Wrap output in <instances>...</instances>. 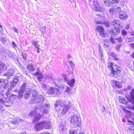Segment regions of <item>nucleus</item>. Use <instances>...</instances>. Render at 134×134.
<instances>
[{
	"label": "nucleus",
	"mask_w": 134,
	"mask_h": 134,
	"mask_svg": "<svg viewBox=\"0 0 134 134\" xmlns=\"http://www.w3.org/2000/svg\"><path fill=\"white\" fill-rule=\"evenodd\" d=\"M44 98L43 96L39 94L36 98H34L31 100L30 103H37L39 105L38 108L42 110L43 113H47L49 109L50 106L49 104L43 103Z\"/></svg>",
	"instance_id": "f257e3e1"
},
{
	"label": "nucleus",
	"mask_w": 134,
	"mask_h": 134,
	"mask_svg": "<svg viewBox=\"0 0 134 134\" xmlns=\"http://www.w3.org/2000/svg\"><path fill=\"white\" fill-rule=\"evenodd\" d=\"M42 110L36 107L35 111H32L29 114V116L30 117H33V122H35L38 121L41 117L45 113H43Z\"/></svg>",
	"instance_id": "f03ea898"
},
{
	"label": "nucleus",
	"mask_w": 134,
	"mask_h": 134,
	"mask_svg": "<svg viewBox=\"0 0 134 134\" xmlns=\"http://www.w3.org/2000/svg\"><path fill=\"white\" fill-rule=\"evenodd\" d=\"M108 66L111 70V74H113L114 77L117 78V76H119L121 70L120 67L113 66V64L110 62H108Z\"/></svg>",
	"instance_id": "7ed1b4c3"
},
{
	"label": "nucleus",
	"mask_w": 134,
	"mask_h": 134,
	"mask_svg": "<svg viewBox=\"0 0 134 134\" xmlns=\"http://www.w3.org/2000/svg\"><path fill=\"white\" fill-rule=\"evenodd\" d=\"M19 77L15 76L13 79V81L8 83V85H5L4 88H6V87H8V92H10L12 90V91H14V90H13V88L17 84L18 82L19 81Z\"/></svg>",
	"instance_id": "20e7f679"
},
{
	"label": "nucleus",
	"mask_w": 134,
	"mask_h": 134,
	"mask_svg": "<svg viewBox=\"0 0 134 134\" xmlns=\"http://www.w3.org/2000/svg\"><path fill=\"white\" fill-rule=\"evenodd\" d=\"M70 122L71 124L75 126H80L81 125V118L77 115H74L71 119Z\"/></svg>",
	"instance_id": "39448f33"
},
{
	"label": "nucleus",
	"mask_w": 134,
	"mask_h": 134,
	"mask_svg": "<svg viewBox=\"0 0 134 134\" xmlns=\"http://www.w3.org/2000/svg\"><path fill=\"white\" fill-rule=\"evenodd\" d=\"M69 105L63 103H61L59 108L56 110L62 114H65L68 110L70 108Z\"/></svg>",
	"instance_id": "423d86ee"
},
{
	"label": "nucleus",
	"mask_w": 134,
	"mask_h": 134,
	"mask_svg": "<svg viewBox=\"0 0 134 134\" xmlns=\"http://www.w3.org/2000/svg\"><path fill=\"white\" fill-rule=\"evenodd\" d=\"M89 3L93 8L94 9L97 11L100 10L102 8L99 7L97 0H89Z\"/></svg>",
	"instance_id": "0eeeda50"
},
{
	"label": "nucleus",
	"mask_w": 134,
	"mask_h": 134,
	"mask_svg": "<svg viewBox=\"0 0 134 134\" xmlns=\"http://www.w3.org/2000/svg\"><path fill=\"white\" fill-rule=\"evenodd\" d=\"M67 124V123L64 121H63L61 122L59 127V132L60 133L63 134L65 131Z\"/></svg>",
	"instance_id": "6e6552de"
},
{
	"label": "nucleus",
	"mask_w": 134,
	"mask_h": 134,
	"mask_svg": "<svg viewBox=\"0 0 134 134\" xmlns=\"http://www.w3.org/2000/svg\"><path fill=\"white\" fill-rule=\"evenodd\" d=\"M43 129H50L52 128V126L49 121H47L41 122Z\"/></svg>",
	"instance_id": "1a4fd4ad"
},
{
	"label": "nucleus",
	"mask_w": 134,
	"mask_h": 134,
	"mask_svg": "<svg viewBox=\"0 0 134 134\" xmlns=\"http://www.w3.org/2000/svg\"><path fill=\"white\" fill-rule=\"evenodd\" d=\"M102 25H98L96 27V30L99 35L102 37H104V30Z\"/></svg>",
	"instance_id": "9d476101"
},
{
	"label": "nucleus",
	"mask_w": 134,
	"mask_h": 134,
	"mask_svg": "<svg viewBox=\"0 0 134 134\" xmlns=\"http://www.w3.org/2000/svg\"><path fill=\"white\" fill-rule=\"evenodd\" d=\"M127 99L130 103L134 104V89L132 90L130 93V97Z\"/></svg>",
	"instance_id": "9b49d317"
},
{
	"label": "nucleus",
	"mask_w": 134,
	"mask_h": 134,
	"mask_svg": "<svg viewBox=\"0 0 134 134\" xmlns=\"http://www.w3.org/2000/svg\"><path fill=\"white\" fill-rule=\"evenodd\" d=\"M14 72V69L12 68H10L7 71V72L4 74V75L8 77L13 76Z\"/></svg>",
	"instance_id": "f8f14e48"
},
{
	"label": "nucleus",
	"mask_w": 134,
	"mask_h": 134,
	"mask_svg": "<svg viewBox=\"0 0 134 134\" xmlns=\"http://www.w3.org/2000/svg\"><path fill=\"white\" fill-rule=\"evenodd\" d=\"M112 82L113 86L114 87L120 88L122 87L121 83L119 81L113 80Z\"/></svg>",
	"instance_id": "ddd939ff"
},
{
	"label": "nucleus",
	"mask_w": 134,
	"mask_h": 134,
	"mask_svg": "<svg viewBox=\"0 0 134 134\" xmlns=\"http://www.w3.org/2000/svg\"><path fill=\"white\" fill-rule=\"evenodd\" d=\"M110 55L114 58L113 60L117 62L119 61V57L118 55L113 52H110L109 54Z\"/></svg>",
	"instance_id": "4468645a"
},
{
	"label": "nucleus",
	"mask_w": 134,
	"mask_h": 134,
	"mask_svg": "<svg viewBox=\"0 0 134 134\" xmlns=\"http://www.w3.org/2000/svg\"><path fill=\"white\" fill-rule=\"evenodd\" d=\"M34 128L36 131H39L43 129L41 122L37 123L35 126Z\"/></svg>",
	"instance_id": "2eb2a0df"
},
{
	"label": "nucleus",
	"mask_w": 134,
	"mask_h": 134,
	"mask_svg": "<svg viewBox=\"0 0 134 134\" xmlns=\"http://www.w3.org/2000/svg\"><path fill=\"white\" fill-rule=\"evenodd\" d=\"M23 121V120L19 118H16V119H13L11 121L12 123L15 125H16Z\"/></svg>",
	"instance_id": "dca6fc26"
},
{
	"label": "nucleus",
	"mask_w": 134,
	"mask_h": 134,
	"mask_svg": "<svg viewBox=\"0 0 134 134\" xmlns=\"http://www.w3.org/2000/svg\"><path fill=\"white\" fill-rule=\"evenodd\" d=\"M120 31V29L118 27H115L114 28V30L111 31L110 33H111L112 35L114 36L116 35Z\"/></svg>",
	"instance_id": "f3484780"
},
{
	"label": "nucleus",
	"mask_w": 134,
	"mask_h": 134,
	"mask_svg": "<svg viewBox=\"0 0 134 134\" xmlns=\"http://www.w3.org/2000/svg\"><path fill=\"white\" fill-rule=\"evenodd\" d=\"M119 17L121 19L124 20L127 18L128 16L127 14L126 13L124 12L122 13L119 14Z\"/></svg>",
	"instance_id": "a211bd4d"
},
{
	"label": "nucleus",
	"mask_w": 134,
	"mask_h": 134,
	"mask_svg": "<svg viewBox=\"0 0 134 134\" xmlns=\"http://www.w3.org/2000/svg\"><path fill=\"white\" fill-rule=\"evenodd\" d=\"M52 90H52V94H51L52 95H53V94H57L59 95L61 93V92L59 90L57 89L52 87Z\"/></svg>",
	"instance_id": "6ab92c4d"
},
{
	"label": "nucleus",
	"mask_w": 134,
	"mask_h": 134,
	"mask_svg": "<svg viewBox=\"0 0 134 134\" xmlns=\"http://www.w3.org/2000/svg\"><path fill=\"white\" fill-rule=\"evenodd\" d=\"M119 101L122 103L127 105H130L131 104V103H130L128 101L127 102V100H126L124 97H122L120 99Z\"/></svg>",
	"instance_id": "aec40b11"
},
{
	"label": "nucleus",
	"mask_w": 134,
	"mask_h": 134,
	"mask_svg": "<svg viewBox=\"0 0 134 134\" xmlns=\"http://www.w3.org/2000/svg\"><path fill=\"white\" fill-rule=\"evenodd\" d=\"M43 86H44L45 88V89L46 90H47V92L48 93V94H52V87H49L48 88L46 89L47 88V85H44Z\"/></svg>",
	"instance_id": "412c9836"
},
{
	"label": "nucleus",
	"mask_w": 134,
	"mask_h": 134,
	"mask_svg": "<svg viewBox=\"0 0 134 134\" xmlns=\"http://www.w3.org/2000/svg\"><path fill=\"white\" fill-rule=\"evenodd\" d=\"M45 79L46 82H51L53 80L52 77L50 75H46Z\"/></svg>",
	"instance_id": "4be33fe9"
},
{
	"label": "nucleus",
	"mask_w": 134,
	"mask_h": 134,
	"mask_svg": "<svg viewBox=\"0 0 134 134\" xmlns=\"http://www.w3.org/2000/svg\"><path fill=\"white\" fill-rule=\"evenodd\" d=\"M114 8L115 9V12L116 13H118L119 14L122 12V10L120 7L115 6Z\"/></svg>",
	"instance_id": "5701e85b"
},
{
	"label": "nucleus",
	"mask_w": 134,
	"mask_h": 134,
	"mask_svg": "<svg viewBox=\"0 0 134 134\" xmlns=\"http://www.w3.org/2000/svg\"><path fill=\"white\" fill-rule=\"evenodd\" d=\"M61 101L60 100H57L55 105V109L57 110L59 108V106L60 105L61 103H60Z\"/></svg>",
	"instance_id": "b1692460"
},
{
	"label": "nucleus",
	"mask_w": 134,
	"mask_h": 134,
	"mask_svg": "<svg viewBox=\"0 0 134 134\" xmlns=\"http://www.w3.org/2000/svg\"><path fill=\"white\" fill-rule=\"evenodd\" d=\"M61 81V80L59 79H56L54 81V83L55 85L57 87H60V85Z\"/></svg>",
	"instance_id": "393cba45"
},
{
	"label": "nucleus",
	"mask_w": 134,
	"mask_h": 134,
	"mask_svg": "<svg viewBox=\"0 0 134 134\" xmlns=\"http://www.w3.org/2000/svg\"><path fill=\"white\" fill-rule=\"evenodd\" d=\"M36 90L34 89L32 91V99H33L34 98H36V97L38 95L37 93V92Z\"/></svg>",
	"instance_id": "a878e982"
},
{
	"label": "nucleus",
	"mask_w": 134,
	"mask_h": 134,
	"mask_svg": "<svg viewBox=\"0 0 134 134\" xmlns=\"http://www.w3.org/2000/svg\"><path fill=\"white\" fill-rule=\"evenodd\" d=\"M5 66V64L3 62L0 61V74L3 72V69Z\"/></svg>",
	"instance_id": "bb28decb"
},
{
	"label": "nucleus",
	"mask_w": 134,
	"mask_h": 134,
	"mask_svg": "<svg viewBox=\"0 0 134 134\" xmlns=\"http://www.w3.org/2000/svg\"><path fill=\"white\" fill-rule=\"evenodd\" d=\"M75 81L74 79H73L70 81H69L67 83L71 87L73 86V85L75 83Z\"/></svg>",
	"instance_id": "cd10ccee"
},
{
	"label": "nucleus",
	"mask_w": 134,
	"mask_h": 134,
	"mask_svg": "<svg viewBox=\"0 0 134 134\" xmlns=\"http://www.w3.org/2000/svg\"><path fill=\"white\" fill-rule=\"evenodd\" d=\"M36 71L35 72L33 73V74L34 76H37L38 75H40L41 74L40 70L39 68H38L36 69Z\"/></svg>",
	"instance_id": "c85d7f7f"
},
{
	"label": "nucleus",
	"mask_w": 134,
	"mask_h": 134,
	"mask_svg": "<svg viewBox=\"0 0 134 134\" xmlns=\"http://www.w3.org/2000/svg\"><path fill=\"white\" fill-rule=\"evenodd\" d=\"M27 68L30 71L33 72L35 71V69L31 65H29L27 66Z\"/></svg>",
	"instance_id": "c756f323"
},
{
	"label": "nucleus",
	"mask_w": 134,
	"mask_h": 134,
	"mask_svg": "<svg viewBox=\"0 0 134 134\" xmlns=\"http://www.w3.org/2000/svg\"><path fill=\"white\" fill-rule=\"evenodd\" d=\"M24 92V91H20L19 92V95L18 96V98L19 99H20L22 98L23 93Z\"/></svg>",
	"instance_id": "7c9ffc66"
},
{
	"label": "nucleus",
	"mask_w": 134,
	"mask_h": 134,
	"mask_svg": "<svg viewBox=\"0 0 134 134\" xmlns=\"http://www.w3.org/2000/svg\"><path fill=\"white\" fill-rule=\"evenodd\" d=\"M5 80L3 79H1L0 80V85H4V86H5V85H7L6 84H5ZM5 86L4 87V89H6L8 87H6V88H4Z\"/></svg>",
	"instance_id": "2f4dec72"
},
{
	"label": "nucleus",
	"mask_w": 134,
	"mask_h": 134,
	"mask_svg": "<svg viewBox=\"0 0 134 134\" xmlns=\"http://www.w3.org/2000/svg\"><path fill=\"white\" fill-rule=\"evenodd\" d=\"M77 131L75 129H71L69 131V134H76Z\"/></svg>",
	"instance_id": "473e14b6"
},
{
	"label": "nucleus",
	"mask_w": 134,
	"mask_h": 134,
	"mask_svg": "<svg viewBox=\"0 0 134 134\" xmlns=\"http://www.w3.org/2000/svg\"><path fill=\"white\" fill-rule=\"evenodd\" d=\"M30 90H29V92L26 91H24V96L25 97L26 99L27 98L30 96Z\"/></svg>",
	"instance_id": "72a5a7b5"
},
{
	"label": "nucleus",
	"mask_w": 134,
	"mask_h": 134,
	"mask_svg": "<svg viewBox=\"0 0 134 134\" xmlns=\"http://www.w3.org/2000/svg\"><path fill=\"white\" fill-rule=\"evenodd\" d=\"M27 83L26 82L23 83L22 85L21 86L20 90L21 91H25V88L26 86Z\"/></svg>",
	"instance_id": "f704fd0d"
},
{
	"label": "nucleus",
	"mask_w": 134,
	"mask_h": 134,
	"mask_svg": "<svg viewBox=\"0 0 134 134\" xmlns=\"http://www.w3.org/2000/svg\"><path fill=\"white\" fill-rule=\"evenodd\" d=\"M123 109L124 110V113H126V114L128 115L129 116H131L132 113L130 111L126 110L125 108H123Z\"/></svg>",
	"instance_id": "c9c22d12"
},
{
	"label": "nucleus",
	"mask_w": 134,
	"mask_h": 134,
	"mask_svg": "<svg viewBox=\"0 0 134 134\" xmlns=\"http://www.w3.org/2000/svg\"><path fill=\"white\" fill-rule=\"evenodd\" d=\"M111 2L108 0H106L104 1V4L105 6L109 7L111 4Z\"/></svg>",
	"instance_id": "e433bc0d"
},
{
	"label": "nucleus",
	"mask_w": 134,
	"mask_h": 134,
	"mask_svg": "<svg viewBox=\"0 0 134 134\" xmlns=\"http://www.w3.org/2000/svg\"><path fill=\"white\" fill-rule=\"evenodd\" d=\"M109 12L111 14H114L115 12V9L114 8V6L113 8H111L109 10Z\"/></svg>",
	"instance_id": "4c0bfd02"
},
{
	"label": "nucleus",
	"mask_w": 134,
	"mask_h": 134,
	"mask_svg": "<svg viewBox=\"0 0 134 134\" xmlns=\"http://www.w3.org/2000/svg\"><path fill=\"white\" fill-rule=\"evenodd\" d=\"M110 40L111 42L113 44H114L116 43L115 38L112 37H111L110 38Z\"/></svg>",
	"instance_id": "58836bf2"
},
{
	"label": "nucleus",
	"mask_w": 134,
	"mask_h": 134,
	"mask_svg": "<svg viewBox=\"0 0 134 134\" xmlns=\"http://www.w3.org/2000/svg\"><path fill=\"white\" fill-rule=\"evenodd\" d=\"M119 21L117 20H114L113 21L112 24L113 25H115V24L119 25Z\"/></svg>",
	"instance_id": "ea45409f"
},
{
	"label": "nucleus",
	"mask_w": 134,
	"mask_h": 134,
	"mask_svg": "<svg viewBox=\"0 0 134 134\" xmlns=\"http://www.w3.org/2000/svg\"><path fill=\"white\" fill-rule=\"evenodd\" d=\"M71 90V88L68 87H67L65 92L67 93L68 94H69L71 93L70 92Z\"/></svg>",
	"instance_id": "a19ab883"
},
{
	"label": "nucleus",
	"mask_w": 134,
	"mask_h": 134,
	"mask_svg": "<svg viewBox=\"0 0 134 134\" xmlns=\"http://www.w3.org/2000/svg\"><path fill=\"white\" fill-rule=\"evenodd\" d=\"M121 46V44H119L117 45L115 47V49L118 52H119L120 51V48Z\"/></svg>",
	"instance_id": "79ce46f5"
},
{
	"label": "nucleus",
	"mask_w": 134,
	"mask_h": 134,
	"mask_svg": "<svg viewBox=\"0 0 134 134\" xmlns=\"http://www.w3.org/2000/svg\"><path fill=\"white\" fill-rule=\"evenodd\" d=\"M34 45L36 48H39V46L38 44L37 41L34 42Z\"/></svg>",
	"instance_id": "37998d69"
},
{
	"label": "nucleus",
	"mask_w": 134,
	"mask_h": 134,
	"mask_svg": "<svg viewBox=\"0 0 134 134\" xmlns=\"http://www.w3.org/2000/svg\"><path fill=\"white\" fill-rule=\"evenodd\" d=\"M0 40L3 43L5 44V43L6 40L5 38H4L1 37H0Z\"/></svg>",
	"instance_id": "c03bdc74"
},
{
	"label": "nucleus",
	"mask_w": 134,
	"mask_h": 134,
	"mask_svg": "<svg viewBox=\"0 0 134 134\" xmlns=\"http://www.w3.org/2000/svg\"><path fill=\"white\" fill-rule=\"evenodd\" d=\"M115 40L119 42H121L122 40V38L121 37L116 38Z\"/></svg>",
	"instance_id": "a18cd8bd"
},
{
	"label": "nucleus",
	"mask_w": 134,
	"mask_h": 134,
	"mask_svg": "<svg viewBox=\"0 0 134 134\" xmlns=\"http://www.w3.org/2000/svg\"><path fill=\"white\" fill-rule=\"evenodd\" d=\"M121 32L122 35L124 36H125L127 34V32L124 30H122Z\"/></svg>",
	"instance_id": "49530a36"
},
{
	"label": "nucleus",
	"mask_w": 134,
	"mask_h": 134,
	"mask_svg": "<svg viewBox=\"0 0 134 134\" xmlns=\"http://www.w3.org/2000/svg\"><path fill=\"white\" fill-rule=\"evenodd\" d=\"M39 76H39L38 77H37V79H38V80H39L40 81H41L42 80V77L41 76V74L40 75H39Z\"/></svg>",
	"instance_id": "de8ad7c7"
},
{
	"label": "nucleus",
	"mask_w": 134,
	"mask_h": 134,
	"mask_svg": "<svg viewBox=\"0 0 134 134\" xmlns=\"http://www.w3.org/2000/svg\"><path fill=\"white\" fill-rule=\"evenodd\" d=\"M64 79L66 82L67 83L69 80L68 79L67 76H64Z\"/></svg>",
	"instance_id": "09e8293b"
},
{
	"label": "nucleus",
	"mask_w": 134,
	"mask_h": 134,
	"mask_svg": "<svg viewBox=\"0 0 134 134\" xmlns=\"http://www.w3.org/2000/svg\"><path fill=\"white\" fill-rule=\"evenodd\" d=\"M112 1V3H118L119 2L120 0H111Z\"/></svg>",
	"instance_id": "8fccbe9b"
},
{
	"label": "nucleus",
	"mask_w": 134,
	"mask_h": 134,
	"mask_svg": "<svg viewBox=\"0 0 134 134\" xmlns=\"http://www.w3.org/2000/svg\"><path fill=\"white\" fill-rule=\"evenodd\" d=\"M130 47L133 49H134V43L131 44L130 45Z\"/></svg>",
	"instance_id": "3c124183"
},
{
	"label": "nucleus",
	"mask_w": 134,
	"mask_h": 134,
	"mask_svg": "<svg viewBox=\"0 0 134 134\" xmlns=\"http://www.w3.org/2000/svg\"><path fill=\"white\" fill-rule=\"evenodd\" d=\"M130 26V25L129 24L127 25L125 27L126 29L127 30H128Z\"/></svg>",
	"instance_id": "603ef678"
},
{
	"label": "nucleus",
	"mask_w": 134,
	"mask_h": 134,
	"mask_svg": "<svg viewBox=\"0 0 134 134\" xmlns=\"http://www.w3.org/2000/svg\"><path fill=\"white\" fill-rule=\"evenodd\" d=\"M13 30L17 33H18V30L15 27H13Z\"/></svg>",
	"instance_id": "864d4df0"
},
{
	"label": "nucleus",
	"mask_w": 134,
	"mask_h": 134,
	"mask_svg": "<svg viewBox=\"0 0 134 134\" xmlns=\"http://www.w3.org/2000/svg\"><path fill=\"white\" fill-rule=\"evenodd\" d=\"M12 44L13 45V47L14 48L15 47H16V45L15 44V43L14 42H12Z\"/></svg>",
	"instance_id": "5fc2aeb1"
},
{
	"label": "nucleus",
	"mask_w": 134,
	"mask_h": 134,
	"mask_svg": "<svg viewBox=\"0 0 134 134\" xmlns=\"http://www.w3.org/2000/svg\"><path fill=\"white\" fill-rule=\"evenodd\" d=\"M99 54L102 57L103 55V54L101 53L100 49H99Z\"/></svg>",
	"instance_id": "6e6d98bb"
},
{
	"label": "nucleus",
	"mask_w": 134,
	"mask_h": 134,
	"mask_svg": "<svg viewBox=\"0 0 134 134\" xmlns=\"http://www.w3.org/2000/svg\"><path fill=\"white\" fill-rule=\"evenodd\" d=\"M120 3L122 5H124L125 4V1H121Z\"/></svg>",
	"instance_id": "4d7b16f0"
},
{
	"label": "nucleus",
	"mask_w": 134,
	"mask_h": 134,
	"mask_svg": "<svg viewBox=\"0 0 134 134\" xmlns=\"http://www.w3.org/2000/svg\"><path fill=\"white\" fill-rule=\"evenodd\" d=\"M23 71L24 74H26V70L24 68H23L22 69Z\"/></svg>",
	"instance_id": "13d9d810"
},
{
	"label": "nucleus",
	"mask_w": 134,
	"mask_h": 134,
	"mask_svg": "<svg viewBox=\"0 0 134 134\" xmlns=\"http://www.w3.org/2000/svg\"><path fill=\"white\" fill-rule=\"evenodd\" d=\"M131 88V87L130 86H127V88L126 89L127 90H130Z\"/></svg>",
	"instance_id": "bf43d9fd"
},
{
	"label": "nucleus",
	"mask_w": 134,
	"mask_h": 134,
	"mask_svg": "<svg viewBox=\"0 0 134 134\" xmlns=\"http://www.w3.org/2000/svg\"><path fill=\"white\" fill-rule=\"evenodd\" d=\"M103 46L104 47H108L109 46V45L108 44H104Z\"/></svg>",
	"instance_id": "052dcab7"
},
{
	"label": "nucleus",
	"mask_w": 134,
	"mask_h": 134,
	"mask_svg": "<svg viewBox=\"0 0 134 134\" xmlns=\"http://www.w3.org/2000/svg\"><path fill=\"white\" fill-rule=\"evenodd\" d=\"M69 63L70 65L71 66H73V64L72 61L70 62Z\"/></svg>",
	"instance_id": "680f3d73"
},
{
	"label": "nucleus",
	"mask_w": 134,
	"mask_h": 134,
	"mask_svg": "<svg viewBox=\"0 0 134 134\" xmlns=\"http://www.w3.org/2000/svg\"><path fill=\"white\" fill-rule=\"evenodd\" d=\"M104 24L107 27H109V25L108 23H106Z\"/></svg>",
	"instance_id": "e2e57ef3"
},
{
	"label": "nucleus",
	"mask_w": 134,
	"mask_h": 134,
	"mask_svg": "<svg viewBox=\"0 0 134 134\" xmlns=\"http://www.w3.org/2000/svg\"><path fill=\"white\" fill-rule=\"evenodd\" d=\"M40 134H50L49 133H48L46 132H44Z\"/></svg>",
	"instance_id": "0e129e2a"
},
{
	"label": "nucleus",
	"mask_w": 134,
	"mask_h": 134,
	"mask_svg": "<svg viewBox=\"0 0 134 134\" xmlns=\"http://www.w3.org/2000/svg\"><path fill=\"white\" fill-rule=\"evenodd\" d=\"M23 58L24 59L26 60V57L25 55H23Z\"/></svg>",
	"instance_id": "69168bd1"
},
{
	"label": "nucleus",
	"mask_w": 134,
	"mask_h": 134,
	"mask_svg": "<svg viewBox=\"0 0 134 134\" xmlns=\"http://www.w3.org/2000/svg\"><path fill=\"white\" fill-rule=\"evenodd\" d=\"M131 35L132 36H134V31H132L131 32Z\"/></svg>",
	"instance_id": "338daca9"
},
{
	"label": "nucleus",
	"mask_w": 134,
	"mask_h": 134,
	"mask_svg": "<svg viewBox=\"0 0 134 134\" xmlns=\"http://www.w3.org/2000/svg\"><path fill=\"white\" fill-rule=\"evenodd\" d=\"M77 134H85V133L83 132H80L79 133H78Z\"/></svg>",
	"instance_id": "774afa93"
}]
</instances>
